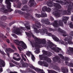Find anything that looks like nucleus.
Returning a JSON list of instances; mask_svg holds the SVG:
<instances>
[{"instance_id": "f257e3e1", "label": "nucleus", "mask_w": 73, "mask_h": 73, "mask_svg": "<svg viewBox=\"0 0 73 73\" xmlns=\"http://www.w3.org/2000/svg\"><path fill=\"white\" fill-rule=\"evenodd\" d=\"M34 39L37 42L35 43L32 44V45L33 47H35L36 48H40V44L44 45V44H46V40L44 39L40 40V39L36 37H34Z\"/></svg>"}, {"instance_id": "f03ea898", "label": "nucleus", "mask_w": 73, "mask_h": 73, "mask_svg": "<svg viewBox=\"0 0 73 73\" xmlns=\"http://www.w3.org/2000/svg\"><path fill=\"white\" fill-rule=\"evenodd\" d=\"M32 27L34 29V32L36 33H40L42 35H44V34L46 33V36H53L52 34L48 33V30L46 29H39L38 30L33 25H32Z\"/></svg>"}, {"instance_id": "7ed1b4c3", "label": "nucleus", "mask_w": 73, "mask_h": 73, "mask_svg": "<svg viewBox=\"0 0 73 73\" xmlns=\"http://www.w3.org/2000/svg\"><path fill=\"white\" fill-rule=\"evenodd\" d=\"M14 41L15 44H16V45H19L21 46L22 48L21 47H18V49L20 51L23 50V49H25L27 48V45L23 41H19L18 40H14Z\"/></svg>"}, {"instance_id": "20e7f679", "label": "nucleus", "mask_w": 73, "mask_h": 73, "mask_svg": "<svg viewBox=\"0 0 73 73\" xmlns=\"http://www.w3.org/2000/svg\"><path fill=\"white\" fill-rule=\"evenodd\" d=\"M48 46L49 48H51L52 49V50L56 52H59L60 50H61V48L57 47H55V46H56V45L53 44L52 42H50V43L49 44Z\"/></svg>"}, {"instance_id": "39448f33", "label": "nucleus", "mask_w": 73, "mask_h": 73, "mask_svg": "<svg viewBox=\"0 0 73 73\" xmlns=\"http://www.w3.org/2000/svg\"><path fill=\"white\" fill-rule=\"evenodd\" d=\"M53 5L55 6V7H56V8H58V9H60L61 8V7L59 4L57 3H55L52 1L49 2L48 4V7H52Z\"/></svg>"}, {"instance_id": "423d86ee", "label": "nucleus", "mask_w": 73, "mask_h": 73, "mask_svg": "<svg viewBox=\"0 0 73 73\" xmlns=\"http://www.w3.org/2000/svg\"><path fill=\"white\" fill-rule=\"evenodd\" d=\"M10 1L13 2V0H6L5 3L7 5V7L9 11V12H11L13 11V10L11 8V3H10Z\"/></svg>"}, {"instance_id": "0eeeda50", "label": "nucleus", "mask_w": 73, "mask_h": 73, "mask_svg": "<svg viewBox=\"0 0 73 73\" xmlns=\"http://www.w3.org/2000/svg\"><path fill=\"white\" fill-rule=\"evenodd\" d=\"M70 36L68 37L67 38H66L64 39V40L65 41H67L68 43L69 44H72L71 39L72 38V36H73V32L70 33Z\"/></svg>"}, {"instance_id": "6e6552de", "label": "nucleus", "mask_w": 73, "mask_h": 73, "mask_svg": "<svg viewBox=\"0 0 73 73\" xmlns=\"http://www.w3.org/2000/svg\"><path fill=\"white\" fill-rule=\"evenodd\" d=\"M40 60H46L48 62H51V60L46 56H44L42 55H40Z\"/></svg>"}, {"instance_id": "1a4fd4ad", "label": "nucleus", "mask_w": 73, "mask_h": 73, "mask_svg": "<svg viewBox=\"0 0 73 73\" xmlns=\"http://www.w3.org/2000/svg\"><path fill=\"white\" fill-rule=\"evenodd\" d=\"M12 32L15 33L16 35H21V30L19 28H17L16 29H15L14 30H12Z\"/></svg>"}, {"instance_id": "9d476101", "label": "nucleus", "mask_w": 73, "mask_h": 73, "mask_svg": "<svg viewBox=\"0 0 73 73\" xmlns=\"http://www.w3.org/2000/svg\"><path fill=\"white\" fill-rule=\"evenodd\" d=\"M5 66V62L3 60L0 59V72H3V69L1 67L4 66Z\"/></svg>"}, {"instance_id": "9b49d317", "label": "nucleus", "mask_w": 73, "mask_h": 73, "mask_svg": "<svg viewBox=\"0 0 73 73\" xmlns=\"http://www.w3.org/2000/svg\"><path fill=\"white\" fill-rule=\"evenodd\" d=\"M38 62L41 66H45L46 67H48V64L45 61H39Z\"/></svg>"}, {"instance_id": "f8f14e48", "label": "nucleus", "mask_w": 73, "mask_h": 73, "mask_svg": "<svg viewBox=\"0 0 73 73\" xmlns=\"http://www.w3.org/2000/svg\"><path fill=\"white\" fill-rule=\"evenodd\" d=\"M73 3H71L70 5L68 6V15H70L71 13V12H70V11L73 8Z\"/></svg>"}, {"instance_id": "ddd939ff", "label": "nucleus", "mask_w": 73, "mask_h": 73, "mask_svg": "<svg viewBox=\"0 0 73 73\" xmlns=\"http://www.w3.org/2000/svg\"><path fill=\"white\" fill-rule=\"evenodd\" d=\"M42 11L43 12L45 11L48 12H50L51 11V9L49 8H47L46 7L44 6L42 8Z\"/></svg>"}, {"instance_id": "4468645a", "label": "nucleus", "mask_w": 73, "mask_h": 73, "mask_svg": "<svg viewBox=\"0 0 73 73\" xmlns=\"http://www.w3.org/2000/svg\"><path fill=\"white\" fill-rule=\"evenodd\" d=\"M58 32H61V33H63V36L64 37H65V36H68V34H66V32H65V31H63L61 29H59L58 30Z\"/></svg>"}, {"instance_id": "2eb2a0df", "label": "nucleus", "mask_w": 73, "mask_h": 73, "mask_svg": "<svg viewBox=\"0 0 73 73\" xmlns=\"http://www.w3.org/2000/svg\"><path fill=\"white\" fill-rule=\"evenodd\" d=\"M52 14L54 15V16H55L57 17H59L61 16V14L56 11L53 12L52 13Z\"/></svg>"}, {"instance_id": "dca6fc26", "label": "nucleus", "mask_w": 73, "mask_h": 73, "mask_svg": "<svg viewBox=\"0 0 73 73\" xmlns=\"http://www.w3.org/2000/svg\"><path fill=\"white\" fill-rule=\"evenodd\" d=\"M42 52L44 54H45L48 56H51L52 55V53H51V52H46L45 50H42Z\"/></svg>"}, {"instance_id": "f3484780", "label": "nucleus", "mask_w": 73, "mask_h": 73, "mask_svg": "<svg viewBox=\"0 0 73 73\" xmlns=\"http://www.w3.org/2000/svg\"><path fill=\"white\" fill-rule=\"evenodd\" d=\"M29 8L27 5L24 6L22 9H21L23 11H28Z\"/></svg>"}, {"instance_id": "a211bd4d", "label": "nucleus", "mask_w": 73, "mask_h": 73, "mask_svg": "<svg viewBox=\"0 0 73 73\" xmlns=\"http://www.w3.org/2000/svg\"><path fill=\"white\" fill-rule=\"evenodd\" d=\"M35 70L38 73H45L44 71L42 70L39 68H36L35 69Z\"/></svg>"}, {"instance_id": "6ab92c4d", "label": "nucleus", "mask_w": 73, "mask_h": 73, "mask_svg": "<svg viewBox=\"0 0 73 73\" xmlns=\"http://www.w3.org/2000/svg\"><path fill=\"white\" fill-rule=\"evenodd\" d=\"M49 20L48 19H46L45 20H44V19H42L41 20V22L43 23L44 24H46L47 25H50V22H49Z\"/></svg>"}, {"instance_id": "aec40b11", "label": "nucleus", "mask_w": 73, "mask_h": 73, "mask_svg": "<svg viewBox=\"0 0 73 73\" xmlns=\"http://www.w3.org/2000/svg\"><path fill=\"white\" fill-rule=\"evenodd\" d=\"M69 17H63L62 18V21H63L65 24L66 23V20H68Z\"/></svg>"}, {"instance_id": "412c9836", "label": "nucleus", "mask_w": 73, "mask_h": 73, "mask_svg": "<svg viewBox=\"0 0 73 73\" xmlns=\"http://www.w3.org/2000/svg\"><path fill=\"white\" fill-rule=\"evenodd\" d=\"M53 61H54V62H56V61H58V62H60L61 60L59 58L55 57L53 58Z\"/></svg>"}, {"instance_id": "4be33fe9", "label": "nucleus", "mask_w": 73, "mask_h": 73, "mask_svg": "<svg viewBox=\"0 0 73 73\" xmlns=\"http://www.w3.org/2000/svg\"><path fill=\"white\" fill-rule=\"evenodd\" d=\"M52 37V38H53V40H54L55 41L59 42L60 41V40L59 39H58V38L56 37V36H55L54 35H53Z\"/></svg>"}, {"instance_id": "5701e85b", "label": "nucleus", "mask_w": 73, "mask_h": 73, "mask_svg": "<svg viewBox=\"0 0 73 73\" xmlns=\"http://www.w3.org/2000/svg\"><path fill=\"white\" fill-rule=\"evenodd\" d=\"M43 14H41V15H40V14H36V16L37 17H38V18H40V17H46V14H44V16L43 15Z\"/></svg>"}, {"instance_id": "b1692460", "label": "nucleus", "mask_w": 73, "mask_h": 73, "mask_svg": "<svg viewBox=\"0 0 73 73\" xmlns=\"http://www.w3.org/2000/svg\"><path fill=\"white\" fill-rule=\"evenodd\" d=\"M6 50L10 53H11V52H13L15 51L14 50H12L11 48H6Z\"/></svg>"}, {"instance_id": "393cba45", "label": "nucleus", "mask_w": 73, "mask_h": 73, "mask_svg": "<svg viewBox=\"0 0 73 73\" xmlns=\"http://www.w3.org/2000/svg\"><path fill=\"white\" fill-rule=\"evenodd\" d=\"M61 69L62 70V72H63V73H68V70H65L64 67H62L61 68Z\"/></svg>"}, {"instance_id": "a878e982", "label": "nucleus", "mask_w": 73, "mask_h": 73, "mask_svg": "<svg viewBox=\"0 0 73 73\" xmlns=\"http://www.w3.org/2000/svg\"><path fill=\"white\" fill-rule=\"evenodd\" d=\"M57 22H58L57 21H54V23L53 24V25L54 27H57L59 25L57 24Z\"/></svg>"}, {"instance_id": "bb28decb", "label": "nucleus", "mask_w": 73, "mask_h": 73, "mask_svg": "<svg viewBox=\"0 0 73 73\" xmlns=\"http://www.w3.org/2000/svg\"><path fill=\"white\" fill-rule=\"evenodd\" d=\"M29 3L31 4L30 5V7H32V6H33V5H34V3H35V1L34 0H30L29 1Z\"/></svg>"}, {"instance_id": "cd10ccee", "label": "nucleus", "mask_w": 73, "mask_h": 73, "mask_svg": "<svg viewBox=\"0 0 73 73\" xmlns=\"http://www.w3.org/2000/svg\"><path fill=\"white\" fill-rule=\"evenodd\" d=\"M71 20L72 21H73V15L71 17ZM70 24V27L71 28H73V25H72V23H69Z\"/></svg>"}, {"instance_id": "c85d7f7f", "label": "nucleus", "mask_w": 73, "mask_h": 73, "mask_svg": "<svg viewBox=\"0 0 73 73\" xmlns=\"http://www.w3.org/2000/svg\"><path fill=\"white\" fill-rule=\"evenodd\" d=\"M25 33L26 34L27 36H28L29 37V36H30L31 35V36H32L33 37H34V35H32V33L31 32H30V33H26V32H25Z\"/></svg>"}, {"instance_id": "c756f323", "label": "nucleus", "mask_w": 73, "mask_h": 73, "mask_svg": "<svg viewBox=\"0 0 73 73\" xmlns=\"http://www.w3.org/2000/svg\"><path fill=\"white\" fill-rule=\"evenodd\" d=\"M59 25L62 27H64V24L62 23V21H59Z\"/></svg>"}, {"instance_id": "7c9ffc66", "label": "nucleus", "mask_w": 73, "mask_h": 73, "mask_svg": "<svg viewBox=\"0 0 73 73\" xmlns=\"http://www.w3.org/2000/svg\"><path fill=\"white\" fill-rule=\"evenodd\" d=\"M13 58L14 60H15V61H20V60L21 59V58H16V57H13Z\"/></svg>"}, {"instance_id": "2f4dec72", "label": "nucleus", "mask_w": 73, "mask_h": 73, "mask_svg": "<svg viewBox=\"0 0 73 73\" xmlns=\"http://www.w3.org/2000/svg\"><path fill=\"white\" fill-rule=\"evenodd\" d=\"M11 46L12 48H13L15 50H17V49H16V48L15 47V46H14V45L13 43H11Z\"/></svg>"}, {"instance_id": "473e14b6", "label": "nucleus", "mask_w": 73, "mask_h": 73, "mask_svg": "<svg viewBox=\"0 0 73 73\" xmlns=\"http://www.w3.org/2000/svg\"><path fill=\"white\" fill-rule=\"evenodd\" d=\"M31 16H32L31 15H30L29 14H27V15L26 16V18H27V19L31 18Z\"/></svg>"}, {"instance_id": "72a5a7b5", "label": "nucleus", "mask_w": 73, "mask_h": 73, "mask_svg": "<svg viewBox=\"0 0 73 73\" xmlns=\"http://www.w3.org/2000/svg\"><path fill=\"white\" fill-rule=\"evenodd\" d=\"M25 27L27 29H30V26L29 25H28L26 24L25 25Z\"/></svg>"}, {"instance_id": "f704fd0d", "label": "nucleus", "mask_w": 73, "mask_h": 73, "mask_svg": "<svg viewBox=\"0 0 73 73\" xmlns=\"http://www.w3.org/2000/svg\"><path fill=\"white\" fill-rule=\"evenodd\" d=\"M31 58L32 60L33 61H35V56H34V55H33V54H31Z\"/></svg>"}, {"instance_id": "c9c22d12", "label": "nucleus", "mask_w": 73, "mask_h": 73, "mask_svg": "<svg viewBox=\"0 0 73 73\" xmlns=\"http://www.w3.org/2000/svg\"><path fill=\"white\" fill-rule=\"evenodd\" d=\"M2 46L3 48H5L7 46V45L5 43H3L2 45Z\"/></svg>"}, {"instance_id": "e433bc0d", "label": "nucleus", "mask_w": 73, "mask_h": 73, "mask_svg": "<svg viewBox=\"0 0 73 73\" xmlns=\"http://www.w3.org/2000/svg\"><path fill=\"white\" fill-rule=\"evenodd\" d=\"M35 52L36 54H38L40 52V50L39 49H38L37 50H36V51H35Z\"/></svg>"}, {"instance_id": "4c0bfd02", "label": "nucleus", "mask_w": 73, "mask_h": 73, "mask_svg": "<svg viewBox=\"0 0 73 73\" xmlns=\"http://www.w3.org/2000/svg\"><path fill=\"white\" fill-rule=\"evenodd\" d=\"M3 7L1 9V10L2 11H5L6 10H5V9L4 8V6L3 5H2Z\"/></svg>"}, {"instance_id": "58836bf2", "label": "nucleus", "mask_w": 73, "mask_h": 73, "mask_svg": "<svg viewBox=\"0 0 73 73\" xmlns=\"http://www.w3.org/2000/svg\"><path fill=\"white\" fill-rule=\"evenodd\" d=\"M51 67H52V68H53V69H58V67H57L56 66H50Z\"/></svg>"}, {"instance_id": "ea45409f", "label": "nucleus", "mask_w": 73, "mask_h": 73, "mask_svg": "<svg viewBox=\"0 0 73 73\" xmlns=\"http://www.w3.org/2000/svg\"><path fill=\"white\" fill-rule=\"evenodd\" d=\"M12 62L14 63V64H16V65H19V64L17 62L14 60H12Z\"/></svg>"}, {"instance_id": "a19ab883", "label": "nucleus", "mask_w": 73, "mask_h": 73, "mask_svg": "<svg viewBox=\"0 0 73 73\" xmlns=\"http://www.w3.org/2000/svg\"><path fill=\"white\" fill-rule=\"evenodd\" d=\"M66 13H68V12H67L66 11H62V14H63V15H65V14H66Z\"/></svg>"}, {"instance_id": "79ce46f5", "label": "nucleus", "mask_w": 73, "mask_h": 73, "mask_svg": "<svg viewBox=\"0 0 73 73\" xmlns=\"http://www.w3.org/2000/svg\"><path fill=\"white\" fill-rule=\"evenodd\" d=\"M21 56L23 59V60H24V61H26V59L24 57V55H23V54H21Z\"/></svg>"}, {"instance_id": "37998d69", "label": "nucleus", "mask_w": 73, "mask_h": 73, "mask_svg": "<svg viewBox=\"0 0 73 73\" xmlns=\"http://www.w3.org/2000/svg\"><path fill=\"white\" fill-rule=\"evenodd\" d=\"M30 67L31 68H32V69H34V70H35V69L37 68H35V67H34L33 66V65H30Z\"/></svg>"}, {"instance_id": "c03bdc74", "label": "nucleus", "mask_w": 73, "mask_h": 73, "mask_svg": "<svg viewBox=\"0 0 73 73\" xmlns=\"http://www.w3.org/2000/svg\"><path fill=\"white\" fill-rule=\"evenodd\" d=\"M26 54L28 56H29L31 55V52L29 51L26 53Z\"/></svg>"}, {"instance_id": "a18cd8bd", "label": "nucleus", "mask_w": 73, "mask_h": 73, "mask_svg": "<svg viewBox=\"0 0 73 73\" xmlns=\"http://www.w3.org/2000/svg\"><path fill=\"white\" fill-rule=\"evenodd\" d=\"M59 56L63 60V59H64V57L62 55V54H59Z\"/></svg>"}, {"instance_id": "49530a36", "label": "nucleus", "mask_w": 73, "mask_h": 73, "mask_svg": "<svg viewBox=\"0 0 73 73\" xmlns=\"http://www.w3.org/2000/svg\"><path fill=\"white\" fill-rule=\"evenodd\" d=\"M10 66L12 67L13 66H15V64H13L11 63H10Z\"/></svg>"}, {"instance_id": "de8ad7c7", "label": "nucleus", "mask_w": 73, "mask_h": 73, "mask_svg": "<svg viewBox=\"0 0 73 73\" xmlns=\"http://www.w3.org/2000/svg\"><path fill=\"white\" fill-rule=\"evenodd\" d=\"M36 27L38 28H40L41 27V25H40V24L37 25L36 26Z\"/></svg>"}, {"instance_id": "09e8293b", "label": "nucleus", "mask_w": 73, "mask_h": 73, "mask_svg": "<svg viewBox=\"0 0 73 73\" xmlns=\"http://www.w3.org/2000/svg\"><path fill=\"white\" fill-rule=\"evenodd\" d=\"M11 35L12 36H13V37H15V38H17V36H16V35L13 34H11Z\"/></svg>"}, {"instance_id": "8fccbe9b", "label": "nucleus", "mask_w": 73, "mask_h": 73, "mask_svg": "<svg viewBox=\"0 0 73 73\" xmlns=\"http://www.w3.org/2000/svg\"><path fill=\"white\" fill-rule=\"evenodd\" d=\"M68 66L70 67H73V64L72 63H70L68 64Z\"/></svg>"}, {"instance_id": "3c124183", "label": "nucleus", "mask_w": 73, "mask_h": 73, "mask_svg": "<svg viewBox=\"0 0 73 73\" xmlns=\"http://www.w3.org/2000/svg\"><path fill=\"white\" fill-rule=\"evenodd\" d=\"M6 41L8 43V44H10V40H9L8 39H7L6 40Z\"/></svg>"}, {"instance_id": "603ef678", "label": "nucleus", "mask_w": 73, "mask_h": 73, "mask_svg": "<svg viewBox=\"0 0 73 73\" xmlns=\"http://www.w3.org/2000/svg\"><path fill=\"white\" fill-rule=\"evenodd\" d=\"M0 52L1 53V54H2L3 55H4V54H5V53H4V52L3 51L0 50Z\"/></svg>"}, {"instance_id": "864d4df0", "label": "nucleus", "mask_w": 73, "mask_h": 73, "mask_svg": "<svg viewBox=\"0 0 73 73\" xmlns=\"http://www.w3.org/2000/svg\"><path fill=\"white\" fill-rule=\"evenodd\" d=\"M65 59L66 60H67V61H69V60H70V59L67 57H66Z\"/></svg>"}, {"instance_id": "5fc2aeb1", "label": "nucleus", "mask_w": 73, "mask_h": 73, "mask_svg": "<svg viewBox=\"0 0 73 73\" xmlns=\"http://www.w3.org/2000/svg\"><path fill=\"white\" fill-rule=\"evenodd\" d=\"M59 42H60L61 44H64V42L63 41L61 40H60V41H59Z\"/></svg>"}, {"instance_id": "6e6d98bb", "label": "nucleus", "mask_w": 73, "mask_h": 73, "mask_svg": "<svg viewBox=\"0 0 73 73\" xmlns=\"http://www.w3.org/2000/svg\"><path fill=\"white\" fill-rule=\"evenodd\" d=\"M49 31H54V29H53L51 28L49 29Z\"/></svg>"}, {"instance_id": "4d7b16f0", "label": "nucleus", "mask_w": 73, "mask_h": 73, "mask_svg": "<svg viewBox=\"0 0 73 73\" xmlns=\"http://www.w3.org/2000/svg\"><path fill=\"white\" fill-rule=\"evenodd\" d=\"M41 14H43V15L42 16H45V14H46V17H46L47 16V15H46V13H42Z\"/></svg>"}, {"instance_id": "13d9d810", "label": "nucleus", "mask_w": 73, "mask_h": 73, "mask_svg": "<svg viewBox=\"0 0 73 73\" xmlns=\"http://www.w3.org/2000/svg\"><path fill=\"white\" fill-rule=\"evenodd\" d=\"M18 13L19 14L22 13H23V12L20 10L18 11Z\"/></svg>"}, {"instance_id": "bf43d9fd", "label": "nucleus", "mask_w": 73, "mask_h": 73, "mask_svg": "<svg viewBox=\"0 0 73 73\" xmlns=\"http://www.w3.org/2000/svg\"><path fill=\"white\" fill-rule=\"evenodd\" d=\"M3 36L4 35H3V34H0V37H3Z\"/></svg>"}, {"instance_id": "052dcab7", "label": "nucleus", "mask_w": 73, "mask_h": 73, "mask_svg": "<svg viewBox=\"0 0 73 73\" xmlns=\"http://www.w3.org/2000/svg\"><path fill=\"white\" fill-rule=\"evenodd\" d=\"M0 26H1V27H5L3 25V24L1 23H0Z\"/></svg>"}, {"instance_id": "680f3d73", "label": "nucleus", "mask_w": 73, "mask_h": 73, "mask_svg": "<svg viewBox=\"0 0 73 73\" xmlns=\"http://www.w3.org/2000/svg\"><path fill=\"white\" fill-rule=\"evenodd\" d=\"M64 44L65 45H68V43H67V42H64Z\"/></svg>"}, {"instance_id": "e2e57ef3", "label": "nucleus", "mask_w": 73, "mask_h": 73, "mask_svg": "<svg viewBox=\"0 0 73 73\" xmlns=\"http://www.w3.org/2000/svg\"><path fill=\"white\" fill-rule=\"evenodd\" d=\"M65 63L66 65H68L69 66V63H68V62L66 61L65 62Z\"/></svg>"}, {"instance_id": "0e129e2a", "label": "nucleus", "mask_w": 73, "mask_h": 73, "mask_svg": "<svg viewBox=\"0 0 73 73\" xmlns=\"http://www.w3.org/2000/svg\"><path fill=\"white\" fill-rule=\"evenodd\" d=\"M6 52L7 53V54L8 56L9 57V54L8 53V52H7V51H6Z\"/></svg>"}, {"instance_id": "69168bd1", "label": "nucleus", "mask_w": 73, "mask_h": 73, "mask_svg": "<svg viewBox=\"0 0 73 73\" xmlns=\"http://www.w3.org/2000/svg\"><path fill=\"white\" fill-rule=\"evenodd\" d=\"M51 20L52 21H53L54 20V19H53V17H51L50 18Z\"/></svg>"}, {"instance_id": "338daca9", "label": "nucleus", "mask_w": 73, "mask_h": 73, "mask_svg": "<svg viewBox=\"0 0 73 73\" xmlns=\"http://www.w3.org/2000/svg\"><path fill=\"white\" fill-rule=\"evenodd\" d=\"M2 19H7V17H2Z\"/></svg>"}, {"instance_id": "774afa93", "label": "nucleus", "mask_w": 73, "mask_h": 73, "mask_svg": "<svg viewBox=\"0 0 73 73\" xmlns=\"http://www.w3.org/2000/svg\"><path fill=\"white\" fill-rule=\"evenodd\" d=\"M70 70L72 73H73V69H72V68H71L70 69Z\"/></svg>"}]
</instances>
